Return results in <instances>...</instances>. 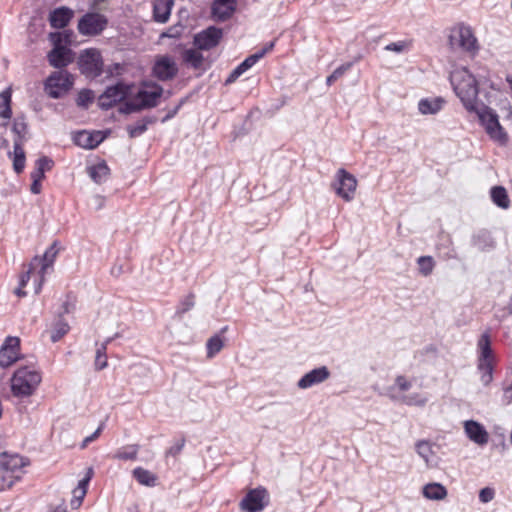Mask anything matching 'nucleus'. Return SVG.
Returning <instances> with one entry per match:
<instances>
[{"instance_id":"obj_1","label":"nucleus","mask_w":512,"mask_h":512,"mask_svg":"<svg viewBox=\"0 0 512 512\" xmlns=\"http://www.w3.org/2000/svg\"><path fill=\"white\" fill-rule=\"evenodd\" d=\"M450 82L467 111L475 110L478 102V83L475 77L465 67L455 69L450 73Z\"/></svg>"},{"instance_id":"obj_2","label":"nucleus","mask_w":512,"mask_h":512,"mask_svg":"<svg viewBox=\"0 0 512 512\" xmlns=\"http://www.w3.org/2000/svg\"><path fill=\"white\" fill-rule=\"evenodd\" d=\"M42 381L41 373L33 366H21L11 378V391L17 398L34 394Z\"/></svg>"},{"instance_id":"obj_3","label":"nucleus","mask_w":512,"mask_h":512,"mask_svg":"<svg viewBox=\"0 0 512 512\" xmlns=\"http://www.w3.org/2000/svg\"><path fill=\"white\" fill-rule=\"evenodd\" d=\"M477 115L481 125L485 128L486 133L494 140L505 143L507 141V133L499 122L497 113L483 103H478L475 110H471Z\"/></svg>"},{"instance_id":"obj_4","label":"nucleus","mask_w":512,"mask_h":512,"mask_svg":"<svg viewBox=\"0 0 512 512\" xmlns=\"http://www.w3.org/2000/svg\"><path fill=\"white\" fill-rule=\"evenodd\" d=\"M478 364L477 368L481 373V382L487 386L493 379V353L491 339L488 332L483 333L477 343Z\"/></svg>"},{"instance_id":"obj_5","label":"nucleus","mask_w":512,"mask_h":512,"mask_svg":"<svg viewBox=\"0 0 512 512\" xmlns=\"http://www.w3.org/2000/svg\"><path fill=\"white\" fill-rule=\"evenodd\" d=\"M449 45L455 51L476 53L478 50L477 39L470 27L458 26L451 30Z\"/></svg>"},{"instance_id":"obj_6","label":"nucleus","mask_w":512,"mask_h":512,"mask_svg":"<svg viewBox=\"0 0 512 512\" xmlns=\"http://www.w3.org/2000/svg\"><path fill=\"white\" fill-rule=\"evenodd\" d=\"M73 85V77L67 71L53 72L45 81V91L53 98L58 99L67 93Z\"/></svg>"},{"instance_id":"obj_7","label":"nucleus","mask_w":512,"mask_h":512,"mask_svg":"<svg viewBox=\"0 0 512 512\" xmlns=\"http://www.w3.org/2000/svg\"><path fill=\"white\" fill-rule=\"evenodd\" d=\"M79 69L87 77L96 78L102 74L103 61L97 49L90 48L81 52L78 60Z\"/></svg>"},{"instance_id":"obj_8","label":"nucleus","mask_w":512,"mask_h":512,"mask_svg":"<svg viewBox=\"0 0 512 512\" xmlns=\"http://www.w3.org/2000/svg\"><path fill=\"white\" fill-rule=\"evenodd\" d=\"M108 25V19L105 15L97 12H88L84 14L78 22V31L84 36H96L101 34Z\"/></svg>"},{"instance_id":"obj_9","label":"nucleus","mask_w":512,"mask_h":512,"mask_svg":"<svg viewBox=\"0 0 512 512\" xmlns=\"http://www.w3.org/2000/svg\"><path fill=\"white\" fill-rule=\"evenodd\" d=\"M130 87L122 82L109 86L98 98V105L102 110H108L123 101L129 94Z\"/></svg>"},{"instance_id":"obj_10","label":"nucleus","mask_w":512,"mask_h":512,"mask_svg":"<svg viewBox=\"0 0 512 512\" xmlns=\"http://www.w3.org/2000/svg\"><path fill=\"white\" fill-rule=\"evenodd\" d=\"M178 66L169 55H158L152 67V76L159 81H170L178 74Z\"/></svg>"},{"instance_id":"obj_11","label":"nucleus","mask_w":512,"mask_h":512,"mask_svg":"<svg viewBox=\"0 0 512 512\" xmlns=\"http://www.w3.org/2000/svg\"><path fill=\"white\" fill-rule=\"evenodd\" d=\"M223 37V30L216 26H209L194 35L193 44L199 50H210L216 47Z\"/></svg>"},{"instance_id":"obj_12","label":"nucleus","mask_w":512,"mask_h":512,"mask_svg":"<svg viewBox=\"0 0 512 512\" xmlns=\"http://www.w3.org/2000/svg\"><path fill=\"white\" fill-rule=\"evenodd\" d=\"M20 359V339L14 336H8L0 347V366L2 368L10 367Z\"/></svg>"},{"instance_id":"obj_13","label":"nucleus","mask_w":512,"mask_h":512,"mask_svg":"<svg viewBox=\"0 0 512 512\" xmlns=\"http://www.w3.org/2000/svg\"><path fill=\"white\" fill-rule=\"evenodd\" d=\"M336 179L337 184L335 185V190L337 195L345 201L352 200L357 186L356 178L345 169H339Z\"/></svg>"},{"instance_id":"obj_14","label":"nucleus","mask_w":512,"mask_h":512,"mask_svg":"<svg viewBox=\"0 0 512 512\" xmlns=\"http://www.w3.org/2000/svg\"><path fill=\"white\" fill-rule=\"evenodd\" d=\"M266 497L267 490L265 488L259 487L252 489L242 499L240 506L243 510L248 512H260L267 505L265 501Z\"/></svg>"},{"instance_id":"obj_15","label":"nucleus","mask_w":512,"mask_h":512,"mask_svg":"<svg viewBox=\"0 0 512 512\" xmlns=\"http://www.w3.org/2000/svg\"><path fill=\"white\" fill-rule=\"evenodd\" d=\"M331 376V372L326 366H320L312 369L311 371L305 373L297 382V387L299 389H309L315 385H319L326 380H328Z\"/></svg>"},{"instance_id":"obj_16","label":"nucleus","mask_w":512,"mask_h":512,"mask_svg":"<svg viewBox=\"0 0 512 512\" xmlns=\"http://www.w3.org/2000/svg\"><path fill=\"white\" fill-rule=\"evenodd\" d=\"M60 39L55 43L54 48L48 53V61L51 66L61 69L68 66L73 61L72 51L62 46Z\"/></svg>"},{"instance_id":"obj_17","label":"nucleus","mask_w":512,"mask_h":512,"mask_svg":"<svg viewBox=\"0 0 512 512\" xmlns=\"http://www.w3.org/2000/svg\"><path fill=\"white\" fill-rule=\"evenodd\" d=\"M145 86L151 89L139 90L137 93V99H139L143 109L156 107L158 104V99L163 93V88L156 83L145 84Z\"/></svg>"},{"instance_id":"obj_18","label":"nucleus","mask_w":512,"mask_h":512,"mask_svg":"<svg viewBox=\"0 0 512 512\" xmlns=\"http://www.w3.org/2000/svg\"><path fill=\"white\" fill-rule=\"evenodd\" d=\"M105 138L106 135L102 131L88 132L83 130L74 135V143L85 149H93L102 143Z\"/></svg>"},{"instance_id":"obj_19","label":"nucleus","mask_w":512,"mask_h":512,"mask_svg":"<svg viewBox=\"0 0 512 512\" xmlns=\"http://www.w3.org/2000/svg\"><path fill=\"white\" fill-rule=\"evenodd\" d=\"M464 429L467 437L478 445L488 443L489 435L484 426L474 420H468L464 423Z\"/></svg>"},{"instance_id":"obj_20","label":"nucleus","mask_w":512,"mask_h":512,"mask_svg":"<svg viewBox=\"0 0 512 512\" xmlns=\"http://www.w3.org/2000/svg\"><path fill=\"white\" fill-rule=\"evenodd\" d=\"M73 17V11L65 6L58 7L50 12L49 23L55 29H61L68 25Z\"/></svg>"},{"instance_id":"obj_21","label":"nucleus","mask_w":512,"mask_h":512,"mask_svg":"<svg viewBox=\"0 0 512 512\" xmlns=\"http://www.w3.org/2000/svg\"><path fill=\"white\" fill-rule=\"evenodd\" d=\"M25 465L26 462L18 454H8L7 452L0 454V467L5 468L13 474L19 473L21 468Z\"/></svg>"},{"instance_id":"obj_22","label":"nucleus","mask_w":512,"mask_h":512,"mask_svg":"<svg viewBox=\"0 0 512 512\" xmlns=\"http://www.w3.org/2000/svg\"><path fill=\"white\" fill-rule=\"evenodd\" d=\"M236 0H214L212 14L220 20H227L235 11Z\"/></svg>"},{"instance_id":"obj_23","label":"nucleus","mask_w":512,"mask_h":512,"mask_svg":"<svg viewBox=\"0 0 512 512\" xmlns=\"http://www.w3.org/2000/svg\"><path fill=\"white\" fill-rule=\"evenodd\" d=\"M174 0H154L153 18L156 22L166 23L170 17Z\"/></svg>"},{"instance_id":"obj_24","label":"nucleus","mask_w":512,"mask_h":512,"mask_svg":"<svg viewBox=\"0 0 512 512\" xmlns=\"http://www.w3.org/2000/svg\"><path fill=\"white\" fill-rule=\"evenodd\" d=\"M12 132L15 134L14 143L23 145L27 140L28 134V123L25 115H17L14 118L12 124Z\"/></svg>"},{"instance_id":"obj_25","label":"nucleus","mask_w":512,"mask_h":512,"mask_svg":"<svg viewBox=\"0 0 512 512\" xmlns=\"http://www.w3.org/2000/svg\"><path fill=\"white\" fill-rule=\"evenodd\" d=\"M444 103L441 97L423 98L418 102V110L423 115H433L443 108Z\"/></svg>"},{"instance_id":"obj_26","label":"nucleus","mask_w":512,"mask_h":512,"mask_svg":"<svg viewBox=\"0 0 512 512\" xmlns=\"http://www.w3.org/2000/svg\"><path fill=\"white\" fill-rule=\"evenodd\" d=\"M259 60L260 58L256 53L248 56L235 69H233V71L227 77L225 84H231L235 82L244 72L253 67Z\"/></svg>"},{"instance_id":"obj_27","label":"nucleus","mask_w":512,"mask_h":512,"mask_svg":"<svg viewBox=\"0 0 512 512\" xmlns=\"http://www.w3.org/2000/svg\"><path fill=\"white\" fill-rule=\"evenodd\" d=\"M155 122H156V117H154V116H145L142 119H140L139 121H137L135 124L128 125L126 127V130H127L128 135H129V137L131 139L137 138V137L141 136L142 134H144L147 131L148 126L150 124H153Z\"/></svg>"},{"instance_id":"obj_28","label":"nucleus","mask_w":512,"mask_h":512,"mask_svg":"<svg viewBox=\"0 0 512 512\" xmlns=\"http://www.w3.org/2000/svg\"><path fill=\"white\" fill-rule=\"evenodd\" d=\"M472 244L480 251L490 250L495 245L491 233L486 230H481L474 234L472 238Z\"/></svg>"},{"instance_id":"obj_29","label":"nucleus","mask_w":512,"mask_h":512,"mask_svg":"<svg viewBox=\"0 0 512 512\" xmlns=\"http://www.w3.org/2000/svg\"><path fill=\"white\" fill-rule=\"evenodd\" d=\"M182 60L183 63L192 67L193 69H203L204 57L202 53H200L196 49H185L182 52Z\"/></svg>"},{"instance_id":"obj_30","label":"nucleus","mask_w":512,"mask_h":512,"mask_svg":"<svg viewBox=\"0 0 512 512\" xmlns=\"http://www.w3.org/2000/svg\"><path fill=\"white\" fill-rule=\"evenodd\" d=\"M70 330V326L68 322L62 317L61 313H58L55 322L52 325L51 330V341L53 343L58 342L62 337H64Z\"/></svg>"},{"instance_id":"obj_31","label":"nucleus","mask_w":512,"mask_h":512,"mask_svg":"<svg viewBox=\"0 0 512 512\" xmlns=\"http://www.w3.org/2000/svg\"><path fill=\"white\" fill-rule=\"evenodd\" d=\"M109 173L110 169L105 161L99 162L96 165L88 167L89 176L97 184L105 182L109 176Z\"/></svg>"},{"instance_id":"obj_32","label":"nucleus","mask_w":512,"mask_h":512,"mask_svg":"<svg viewBox=\"0 0 512 512\" xmlns=\"http://www.w3.org/2000/svg\"><path fill=\"white\" fill-rule=\"evenodd\" d=\"M491 199L495 205L502 209H507L510 206V200L506 189L502 186H494L490 191Z\"/></svg>"},{"instance_id":"obj_33","label":"nucleus","mask_w":512,"mask_h":512,"mask_svg":"<svg viewBox=\"0 0 512 512\" xmlns=\"http://www.w3.org/2000/svg\"><path fill=\"white\" fill-rule=\"evenodd\" d=\"M8 155L11 157L13 155V169L17 174L23 172L25 168L26 156L23 149V145L19 143H14V151L9 152Z\"/></svg>"},{"instance_id":"obj_34","label":"nucleus","mask_w":512,"mask_h":512,"mask_svg":"<svg viewBox=\"0 0 512 512\" xmlns=\"http://www.w3.org/2000/svg\"><path fill=\"white\" fill-rule=\"evenodd\" d=\"M423 495L431 500H441L446 497L447 490L439 483H429L424 486Z\"/></svg>"},{"instance_id":"obj_35","label":"nucleus","mask_w":512,"mask_h":512,"mask_svg":"<svg viewBox=\"0 0 512 512\" xmlns=\"http://www.w3.org/2000/svg\"><path fill=\"white\" fill-rule=\"evenodd\" d=\"M60 251L59 242L54 241L51 246L45 251L41 262V273H45L46 269L51 267Z\"/></svg>"},{"instance_id":"obj_36","label":"nucleus","mask_w":512,"mask_h":512,"mask_svg":"<svg viewBox=\"0 0 512 512\" xmlns=\"http://www.w3.org/2000/svg\"><path fill=\"white\" fill-rule=\"evenodd\" d=\"M133 476L142 485L149 487H153L156 485V475L142 467L135 468L133 470Z\"/></svg>"},{"instance_id":"obj_37","label":"nucleus","mask_w":512,"mask_h":512,"mask_svg":"<svg viewBox=\"0 0 512 512\" xmlns=\"http://www.w3.org/2000/svg\"><path fill=\"white\" fill-rule=\"evenodd\" d=\"M140 446L138 444L126 445L119 448L113 455L114 459L117 460H136Z\"/></svg>"},{"instance_id":"obj_38","label":"nucleus","mask_w":512,"mask_h":512,"mask_svg":"<svg viewBox=\"0 0 512 512\" xmlns=\"http://www.w3.org/2000/svg\"><path fill=\"white\" fill-rule=\"evenodd\" d=\"M11 97H12V92H11L10 88H7L0 93V117L1 118L10 119L12 116Z\"/></svg>"},{"instance_id":"obj_39","label":"nucleus","mask_w":512,"mask_h":512,"mask_svg":"<svg viewBox=\"0 0 512 512\" xmlns=\"http://www.w3.org/2000/svg\"><path fill=\"white\" fill-rule=\"evenodd\" d=\"M224 346V341L220 335L216 334L210 337L206 343L207 358L211 359L218 354Z\"/></svg>"},{"instance_id":"obj_40","label":"nucleus","mask_w":512,"mask_h":512,"mask_svg":"<svg viewBox=\"0 0 512 512\" xmlns=\"http://www.w3.org/2000/svg\"><path fill=\"white\" fill-rule=\"evenodd\" d=\"M54 165V162L51 158L47 156H42L38 158L35 162V168L31 172L32 174L45 177V172L50 171Z\"/></svg>"},{"instance_id":"obj_41","label":"nucleus","mask_w":512,"mask_h":512,"mask_svg":"<svg viewBox=\"0 0 512 512\" xmlns=\"http://www.w3.org/2000/svg\"><path fill=\"white\" fill-rule=\"evenodd\" d=\"M92 472V469L89 470V473ZM90 480V474L87 475L86 478L82 479L78 483V487L74 490V495L76 499L71 501L72 507L76 508L81 504L82 499L86 494L87 484Z\"/></svg>"},{"instance_id":"obj_42","label":"nucleus","mask_w":512,"mask_h":512,"mask_svg":"<svg viewBox=\"0 0 512 512\" xmlns=\"http://www.w3.org/2000/svg\"><path fill=\"white\" fill-rule=\"evenodd\" d=\"M419 273L425 277L432 274L435 267V261L431 256H420L417 259Z\"/></svg>"},{"instance_id":"obj_43","label":"nucleus","mask_w":512,"mask_h":512,"mask_svg":"<svg viewBox=\"0 0 512 512\" xmlns=\"http://www.w3.org/2000/svg\"><path fill=\"white\" fill-rule=\"evenodd\" d=\"M399 400L409 406H418L423 407L428 402V397L424 394L413 393L409 395H404Z\"/></svg>"},{"instance_id":"obj_44","label":"nucleus","mask_w":512,"mask_h":512,"mask_svg":"<svg viewBox=\"0 0 512 512\" xmlns=\"http://www.w3.org/2000/svg\"><path fill=\"white\" fill-rule=\"evenodd\" d=\"M20 478L18 474L0 467V491L11 488L13 484Z\"/></svg>"},{"instance_id":"obj_45","label":"nucleus","mask_w":512,"mask_h":512,"mask_svg":"<svg viewBox=\"0 0 512 512\" xmlns=\"http://www.w3.org/2000/svg\"><path fill=\"white\" fill-rule=\"evenodd\" d=\"M416 451L418 455L423 458L427 466H431V455L433 454L432 445L425 440H420L416 443Z\"/></svg>"},{"instance_id":"obj_46","label":"nucleus","mask_w":512,"mask_h":512,"mask_svg":"<svg viewBox=\"0 0 512 512\" xmlns=\"http://www.w3.org/2000/svg\"><path fill=\"white\" fill-rule=\"evenodd\" d=\"M360 59V57L356 58L353 62H347L342 65H340L338 68H336L331 75H329L326 79V84L331 85L336 80L341 78L348 70H350L355 62H357Z\"/></svg>"},{"instance_id":"obj_47","label":"nucleus","mask_w":512,"mask_h":512,"mask_svg":"<svg viewBox=\"0 0 512 512\" xmlns=\"http://www.w3.org/2000/svg\"><path fill=\"white\" fill-rule=\"evenodd\" d=\"M195 305V296L193 293L185 296L176 309V316L181 317L183 314L191 310Z\"/></svg>"},{"instance_id":"obj_48","label":"nucleus","mask_w":512,"mask_h":512,"mask_svg":"<svg viewBox=\"0 0 512 512\" xmlns=\"http://www.w3.org/2000/svg\"><path fill=\"white\" fill-rule=\"evenodd\" d=\"M94 100V93L90 89H82L78 93V97L76 99V103L81 108H88L89 104Z\"/></svg>"},{"instance_id":"obj_49","label":"nucleus","mask_w":512,"mask_h":512,"mask_svg":"<svg viewBox=\"0 0 512 512\" xmlns=\"http://www.w3.org/2000/svg\"><path fill=\"white\" fill-rule=\"evenodd\" d=\"M107 350L105 349V346H99L96 350V356H95V369L96 370H103L107 367V356H106Z\"/></svg>"},{"instance_id":"obj_50","label":"nucleus","mask_w":512,"mask_h":512,"mask_svg":"<svg viewBox=\"0 0 512 512\" xmlns=\"http://www.w3.org/2000/svg\"><path fill=\"white\" fill-rule=\"evenodd\" d=\"M141 110H143V108L140 102L136 103L132 101H127L119 107V112L121 114H131L134 112H139Z\"/></svg>"},{"instance_id":"obj_51","label":"nucleus","mask_w":512,"mask_h":512,"mask_svg":"<svg viewBox=\"0 0 512 512\" xmlns=\"http://www.w3.org/2000/svg\"><path fill=\"white\" fill-rule=\"evenodd\" d=\"M495 497V490L491 487H485L479 492V500L481 503H489Z\"/></svg>"},{"instance_id":"obj_52","label":"nucleus","mask_w":512,"mask_h":512,"mask_svg":"<svg viewBox=\"0 0 512 512\" xmlns=\"http://www.w3.org/2000/svg\"><path fill=\"white\" fill-rule=\"evenodd\" d=\"M409 43L407 41L392 42L385 46V50L396 53H401L408 49Z\"/></svg>"},{"instance_id":"obj_53","label":"nucleus","mask_w":512,"mask_h":512,"mask_svg":"<svg viewBox=\"0 0 512 512\" xmlns=\"http://www.w3.org/2000/svg\"><path fill=\"white\" fill-rule=\"evenodd\" d=\"M30 177L32 180V184L30 186L31 193L39 194L41 192V188H42L41 181H42L43 177L32 174V173H30Z\"/></svg>"},{"instance_id":"obj_54","label":"nucleus","mask_w":512,"mask_h":512,"mask_svg":"<svg viewBox=\"0 0 512 512\" xmlns=\"http://www.w3.org/2000/svg\"><path fill=\"white\" fill-rule=\"evenodd\" d=\"M74 309H75L74 300L71 298L70 295H67V298L63 302L61 311L59 313H61L62 317H63L65 314L71 313Z\"/></svg>"},{"instance_id":"obj_55","label":"nucleus","mask_w":512,"mask_h":512,"mask_svg":"<svg viewBox=\"0 0 512 512\" xmlns=\"http://www.w3.org/2000/svg\"><path fill=\"white\" fill-rule=\"evenodd\" d=\"M395 385L399 388L400 391H408L412 384L410 381H408L404 376L399 375L395 379Z\"/></svg>"},{"instance_id":"obj_56","label":"nucleus","mask_w":512,"mask_h":512,"mask_svg":"<svg viewBox=\"0 0 512 512\" xmlns=\"http://www.w3.org/2000/svg\"><path fill=\"white\" fill-rule=\"evenodd\" d=\"M104 426H105V424L102 422L94 433H92L90 436H87L83 440L81 448H85L90 442L96 440L99 437V435L101 434Z\"/></svg>"},{"instance_id":"obj_57","label":"nucleus","mask_w":512,"mask_h":512,"mask_svg":"<svg viewBox=\"0 0 512 512\" xmlns=\"http://www.w3.org/2000/svg\"><path fill=\"white\" fill-rule=\"evenodd\" d=\"M185 445V439L182 438L175 445H173L168 451L167 455L176 456L178 455Z\"/></svg>"},{"instance_id":"obj_58","label":"nucleus","mask_w":512,"mask_h":512,"mask_svg":"<svg viewBox=\"0 0 512 512\" xmlns=\"http://www.w3.org/2000/svg\"><path fill=\"white\" fill-rule=\"evenodd\" d=\"M181 35V27L173 26L161 34V37L177 38Z\"/></svg>"},{"instance_id":"obj_59","label":"nucleus","mask_w":512,"mask_h":512,"mask_svg":"<svg viewBox=\"0 0 512 512\" xmlns=\"http://www.w3.org/2000/svg\"><path fill=\"white\" fill-rule=\"evenodd\" d=\"M275 42L271 41L267 43L262 49L256 52V54L259 56V58H263L268 52L272 51L274 48Z\"/></svg>"},{"instance_id":"obj_60","label":"nucleus","mask_w":512,"mask_h":512,"mask_svg":"<svg viewBox=\"0 0 512 512\" xmlns=\"http://www.w3.org/2000/svg\"><path fill=\"white\" fill-rule=\"evenodd\" d=\"M504 401L506 404L512 403V381L511 384L504 389Z\"/></svg>"},{"instance_id":"obj_61","label":"nucleus","mask_w":512,"mask_h":512,"mask_svg":"<svg viewBox=\"0 0 512 512\" xmlns=\"http://www.w3.org/2000/svg\"><path fill=\"white\" fill-rule=\"evenodd\" d=\"M30 273H31V269H29L27 272L21 274L19 286L25 287L27 285L28 281L30 280Z\"/></svg>"},{"instance_id":"obj_62","label":"nucleus","mask_w":512,"mask_h":512,"mask_svg":"<svg viewBox=\"0 0 512 512\" xmlns=\"http://www.w3.org/2000/svg\"><path fill=\"white\" fill-rule=\"evenodd\" d=\"M183 103H184V101L182 100L173 110L169 111L168 114L163 119V121H166V120L174 117L177 114L178 110L180 109V107L182 106Z\"/></svg>"},{"instance_id":"obj_63","label":"nucleus","mask_w":512,"mask_h":512,"mask_svg":"<svg viewBox=\"0 0 512 512\" xmlns=\"http://www.w3.org/2000/svg\"><path fill=\"white\" fill-rule=\"evenodd\" d=\"M24 287H21L19 286L18 288L15 289L14 293L18 296V297H24L26 296V292L23 290Z\"/></svg>"},{"instance_id":"obj_64","label":"nucleus","mask_w":512,"mask_h":512,"mask_svg":"<svg viewBox=\"0 0 512 512\" xmlns=\"http://www.w3.org/2000/svg\"><path fill=\"white\" fill-rule=\"evenodd\" d=\"M9 141L6 138H0V148H7Z\"/></svg>"}]
</instances>
